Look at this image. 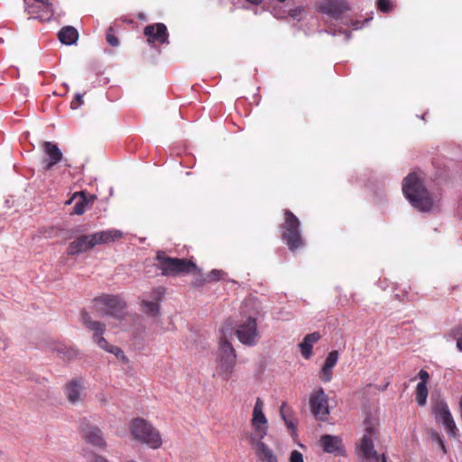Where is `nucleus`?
Segmentation results:
<instances>
[{"mask_svg":"<svg viewBox=\"0 0 462 462\" xmlns=\"http://www.w3.org/2000/svg\"><path fill=\"white\" fill-rule=\"evenodd\" d=\"M51 349L63 360H72L79 356V351L72 346L64 345L61 342H52Z\"/></svg>","mask_w":462,"mask_h":462,"instance_id":"24","label":"nucleus"},{"mask_svg":"<svg viewBox=\"0 0 462 462\" xmlns=\"http://www.w3.org/2000/svg\"><path fill=\"white\" fill-rule=\"evenodd\" d=\"M192 273L195 275V279L193 282L194 286L200 287L207 283L206 281H204L205 274L201 273V271L199 267L198 271Z\"/></svg>","mask_w":462,"mask_h":462,"instance_id":"37","label":"nucleus"},{"mask_svg":"<svg viewBox=\"0 0 462 462\" xmlns=\"http://www.w3.org/2000/svg\"><path fill=\"white\" fill-rule=\"evenodd\" d=\"M155 259L157 261V269L164 276L176 277L198 271V266L192 260L170 257L164 251H158Z\"/></svg>","mask_w":462,"mask_h":462,"instance_id":"2","label":"nucleus"},{"mask_svg":"<svg viewBox=\"0 0 462 462\" xmlns=\"http://www.w3.org/2000/svg\"><path fill=\"white\" fill-rule=\"evenodd\" d=\"M419 377L420 379L421 380L420 383H424V384H427V382L430 378V374L427 371L425 370H420L419 372Z\"/></svg>","mask_w":462,"mask_h":462,"instance_id":"40","label":"nucleus"},{"mask_svg":"<svg viewBox=\"0 0 462 462\" xmlns=\"http://www.w3.org/2000/svg\"><path fill=\"white\" fill-rule=\"evenodd\" d=\"M81 319L83 325L90 331L93 332V339L95 343L102 349L106 350L108 353L114 354L118 359L122 360L124 363H128L127 356L124 354L123 350L116 346L110 345L105 337H103V334L106 330V325L99 322L92 320L89 314L86 310H82L81 312Z\"/></svg>","mask_w":462,"mask_h":462,"instance_id":"4","label":"nucleus"},{"mask_svg":"<svg viewBox=\"0 0 462 462\" xmlns=\"http://www.w3.org/2000/svg\"><path fill=\"white\" fill-rule=\"evenodd\" d=\"M81 391V382L79 379L71 380L65 387V393L70 403H76L80 401Z\"/></svg>","mask_w":462,"mask_h":462,"instance_id":"26","label":"nucleus"},{"mask_svg":"<svg viewBox=\"0 0 462 462\" xmlns=\"http://www.w3.org/2000/svg\"><path fill=\"white\" fill-rule=\"evenodd\" d=\"M93 235H83L73 240L68 247L69 254H78L95 247Z\"/></svg>","mask_w":462,"mask_h":462,"instance_id":"18","label":"nucleus"},{"mask_svg":"<svg viewBox=\"0 0 462 462\" xmlns=\"http://www.w3.org/2000/svg\"><path fill=\"white\" fill-rule=\"evenodd\" d=\"M236 360V354L232 344L226 339L224 334L220 337L218 346L217 374L224 380L227 381L233 373Z\"/></svg>","mask_w":462,"mask_h":462,"instance_id":"5","label":"nucleus"},{"mask_svg":"<svg viewBox=\"0 0 462 462\" xmlns=\"http://www.w3.org/2000/svg\"><path fill=\"white\" fill-rule=\"evenodd\" d=\"M377 8L382 13H389L392 10L391 0H378Z\"/></svg>","mask_w":462,"mask_h":462,"instance_id":"36","label":"nucleus"},{"mask_svg":"<svg viewBox=\"0 0 462 462\" xmlns=\"http://www.w3.org/2000/svg\"><path fill=\"white\" fill-rule=\"evenodd\" d=\"M339 354L337 350L328 353L319 373V378L324 383H328L333 378V368L338 361Z\"/></svg>","mask_w":462,"mask_h":462,"instance_id":"20","label":"nucleus"},{"mask_svg":"<svg viewBox=\"0 0 462 462\" xmlns=\"http://www.w3.org/2000/svg\"><path fill=\"white\" fill-rule=\"evenodd\" d=\"M284 221L281 225V237L291 252L303 247L304 241L300 234V222L289 209H284Z\"/></svg>","mask_w":462,"mask_h":462,"instance_id":"3","label":"nucleus"},{"mask_svg":"<svg viewBox=\"0 0 462 462\" xmlns=\"http://www.w3.org/2000/svg\"><path fill=\"white\" fill-rule=\"evenodd\" d=\"M320 339V334L319 332H313L311 334H308L303 341L299 345L300 349V353L302 356L306 359H309L312 355V346L313 344L318 342Z\"/></svg>","mask_w":462,"mask_h":462,"instance_id":"25","label":"nucleus"},{"mask_svg":"<svg viewBox=\"0 0 462 462\" xmlns=\"http://www.w3.org/2000/svg\"><path fill=\"white\" fill-rule=\"evenodd\" d=\"M224 273L220 270H212L211 272L205 274L204 281L206 282L210 283L213 282H217L222 279Z\"/></svg>","mask_w":462,"mask_h":462,"instance_id":"31","label":"nucleus"},{"mask_svg":"<svg viewBox=\"0 0 462 462\" xmlns=\"http://www.w3.org/2000/svg\"><path fill=\"white\" fill-rule=\"evenodd\" d=\"M428 388L424 383H419L416 386V402L418 405L424 406L427 402Z\"/></svg>","mask_w":462,"mask_h":462,"instance_id":"30","label":"nucleus"},{"mask_svg":"<svg viewBox=\"0 0 462 462\" xmlns=\"http://www.w3.org/2000/svg\"><path fill=\"white\" fill-rule=\"evenodd\" d=\"M245 438L254 449L261 462H278V458L273 451L262 441L263 439L255 438L253 434H245Z\"/></svg>","mask_w":462,"mask_h":462,"instance_id":"16","label":"nucleus"},{"mask_svg":"<svg viewBox=\"0 0 462 462\" xmlns=\"http://www.w3.org/2000/svg\"><path fill=\"white\" fill-rule=\"evenodd\" d=\"M83 96L81 94H76L75 97L70 103V107L72 109H78L83 104Z\"/></svg>","mask_w":462,"mask_h":462,"instance_id":"38","label":"nucleus"},{"mask_svg":"<svg viewBox=\"0 0 462 462\" xmlns=\"http://www.w3.org/2000/svg\"><path fill=\"white\" fill-rule=\"evenodd\" d=\"M106 39L108 44H110L113 47H116L119 44V41L116 38V36L114 33V30L112 27H109L106 31Z\"/></svg>","mask_w":462,"mask_h":462,"instance_id":"35","label":"nucleus"},{"mask_svg":"<svg viewBox=\"0 0 462 462\" xmlns=\"http://www.w3.org/2000/svg\"><path fill=\"white\" fill-rule=\"evenodd\" d=\"M143 33L147 38L149 44H164L169 43V32L167 27L162 23L149 24L144 27Z\"/></svg>","mask_w":462,"mask_h":462,"instance_id":"15","label":"nucleus"},{"mask_svg":"<svg viewBox=\"0 0 462 462\" xmlns=\"http://www.w3.org/2000/svg\"><path fill=\"white\" fill-rule=\"evenodd\" d=\"M443 426L445 427L446 431L450 438L457 437L458 430L457 428L454 419H450L446 423H444Z\"/></svg>","mask_w":462,"mask_h":462,"instance_id":"32","label":"nucleus"},{"mask_svg":"<svg viewBox=\"0 0 462 462\" xmlns=\"http://www.w3.org/2000/svg\"><path fill=\"white\" fill-rule=\"evenodd\" d=\"M79 431L83 439L92 446L104 449L106 447L102 430L86 419L80 420Z\"/></svg>","mask_w":462,"mask_h":462,"instance_id":"12","label":"nucleus"},{"mask_svg":"<svg viewBox=\"0 0 462 462\" xmlns=\"http://www.w3.org/2000/svg\"><path fill=\"white\" fill-rule=\"evenodd\" d=\"M131 433L135 439L152 448H159L162 440L159 431L143 419H134L131 423Z\"/></svg>","mask_w":462,"mask_h":462,"instance_id":"6","label":"nucleus"},{"mask_svg":"<svg viewBox=\"0 0 462 462\" xmlns=\"http://www.w3.org/2000/svg\"><path fill=\"white\" fill-rule=\"evenodd\" d=\"M95 199V195H88L86 191H80L75 192L72 198L66 203L70 204L72 201L76 200L73 213L76 215H82L85 212L87 206L92 204Z\"/></svg>","mask_w":462,"mask_h":462,"instance_id":"19","label":"nucleus"},{"mask_svg":"<svg viewBox=\"0 0 462 462\" xmlns=\"http://www.w3.org/2000/svg\"><path fill=\"white\" fill-rule=\"evenodd\" d=\"M310 408L313 416L321 421L328 420L329 414L328 398L323 388L314 390L310 397Z\"/></svg>","mask_w":462,"mask_h":462,"instance_id":"9","label":"nucleus"},{"mask_svg":"<svg viewBox=\"0 0 462 462\" xmlns=\"http://www.w3.org/2000/svg\"><path fill=\"white\" fill-rule=\"evenodd\" d=\"M280 414L287 428L292 434L296 432V420L293 416L291 409L288 406L287 402H283L280 407Z\"/></svg>","mask_w":462,"mask_h":462,"instance_id":"27","label":"nucleus"},{"mask_svg":"<svg viewBox=\"0 0 462 462\" xmlns=\"http://www.w3.org/2000/svg\"><path fill=\"white\" fill-rule=\"evenodd\" d=\"M290 462H304L302 454L298 450H293L290 456Z\"/></svg>","mask_w":462,"mask_h":462,"instance_id":"39","label":"nucleus"},{"mask_svg":"<svg viewBox=\"0 0 462 462\" xmlns=\"http://www.w3.org/2000/svg\"><path fill=\"white\" fill-rule=\"evenodd\" d=\"M375 436L376 429L373 425L367 424L358 445V451L365 460L379 462L380 455L374 448V439Z\"/></svg>","mask_w":462,"mask_h":462,"instance_id":"10","label":"nucleus"},{"mask_svg":"<svg viewBox=\"0 0 462 462\" xmlns=\"http://www.w3.org/2000/svg\"><path fill=\"white\" fill-rule=\"evenodd\" d=\"M451 333L454 337H457V347L462 352V326L454 328Z\"/></svg>","mask_w":462,"mask_h":462,"instance_id":"34","label":"nucleus"},{"mask_svg":"<svg viewBox=\"0 0 462 462\" xmlns=\"http://www.w3.org/2000/svg\"><path fill=\"white\" fill-rule=\"evenodd\" d=\"M346 9V5L344 2L338 0H327L320 5V10L322 13L327 14L334 18H339Z\"/></svg>","mask_w":462,"mask_h":462,"instance_id":"23","label":"nucleus"},{"mask_svg":"<svg viewBox=\"0 0 462 462\" xmlns=\"http://www.w3.org/2000/svg\"><path fill=\"white\" fill-rule=\"evenodd\" d=\"M430 437H431V439L433 441H435L436 443H438V445L439 446V448H441V450L443 451V453H447V448H446V445L443 441V439L441 437V435L438 432V431H435L433 430L431 433H430Z\"/></svg>","mask_w":462,"mask_h":462,"instance_id":"33","label":"nucleus"},{"mask_svg":"<svg viewBox=\"0 0 462 462\" xmlns=\"http://www.w3.org/2000/svg\"><path fill=\"white\" fill-rule=\"evenodd\" d=\"M247 2L254 4V5H259L262 3L263 0H246Z\"/></svg>","mask_w":462,"mask_h":462,"instance_id":"42","label":"nucleus"},{"mask_svg":"<svg viewBox=\"0 0 462 462\" xmlns=\"http://www.w3.org/2000/svg\"><path fill=\"white\" fill-rule=\"evenodd\" d=\"M433 413L437 421L447 415H449L450 411L447 402L444 401H438L433 406Z\"/></svg>","mask_w":462,"mask_h":462,"instance_id":"29","label":"nucleus"},{"mask_svg":"<svg viewBox=\"0 0 462 462\" xmlns=\"http://www.w3.org/2000/svg\"><path fill=\"white\" fill-rule=\"evenodd\" d=\"M236 335L239 341L244 345H256L260 337V334L257 329L256 319L247 317L245 319H242L236 326Z\"/></svg>","mask_w":462,"mask_h":462,"instance_id":"8","label":"nucleus"},{"mask_svg":"<svg viewBox=\"0 0 462 462\" xmlns=\"http://www.w3.org/2000/svg\"><path fill=\"white\" fill-rule=\"evenodd\" d=\"M164 295V289L162 287L156 288L152 291V298L155 301L143 300L142 310L146 314L156 317L160 312L159 301Z\"/></svg>","mask_w":462,"mask_h":462,"instance_id":"21","label":"nucleus"},{"mask_svg":"<svg viewBox=\"0 0 462 462\" xmlns=\"http://www.w3.org/2000/svg\"><path fill=\"white\" fill-rule=\"evenodd\" d=\"M263 402L260 398H257L253 410L251 424L254 428V433L252 434L258 439H263L267 435L268 431L267 419L263 414Z\"/></svg>","mask_w":462,"mask_h":462,"instance_id":"13","label":"nucleus"},{"mask_svg":"<svg viewBox=\"0 0 462 462\" xmlns=\"http://www.w3.org/2000/svg\"><path fill=\"white\" fill-rule=\"evenodd\" d=\"M58 37L60 42L63 44L70 45L76 42L79 37V33L74 27L66 26L60 31Z\"/></svg>","mask_w":462,"mask_h":462,"instance_id":"28","label":"nucleus"},{"mask_svg":"<svg viewBox=\"0 0 462 462\" xmlns=\"http://www.w3.org/2000/svg\"><path fill=\"white\" fill-rule=\"evenodd\" d=\"M94 301L96 304L101 305L95 306V308L104 315L121 319L125 314L126 304L118 296L104 294L96 298Z\"/></svg>","mask_w":462,"mask_h":462,"instance_id":"7","label":"nucleus"},{"mask_svg":"<svg viewBox=\"0 0 462 462\" xmlns=\"http://www.w3.org/2000/svg\"><path fill=\"white\" fill-rule=\"evenodd\" d=\"M402 191L409 202L418 210L428 212L433 207V200L416 173H410L402 183Z\"/></svg>","mask_w":462,"mask_h":462,"instance_id":"1","label":"nucleus"},{"mask_svg":"<svg viewBox=\"0 0 462 462\" xmlns=\"http://www.w3.org/2000/svg\"><path fill=\"white\" fill-rule=\"evenodd\" d=\"M42 148L45 155L42 161V169L44 171H49L61 162L63 155L58 145L52 142H43Z\"/></svg>","mask_w":462,"mask_h":462,"instance_id":"14","label":"nucleus"},{"mask_svg":"<svg viewBox=\"0 0 462 462\" xmlns=\"http://www.w3.org/2000/svg\"><path fill=\"white\" fill-rule=\"evenodd\" d=\"M38 10H39L38 14H42V13H43V12H42L43 10H42V6H38Z\"/></svg>","mask_w":462,"mask_h":462,"instance_id":"44","label":"nucleus"},{"mask_svg":"<svg viewBox=\"0 0 462 462\" xmlns=\"http://www.w3.org/2000/svg\"><path fill=\"white\" fill-rule=\"evenodd\" d=\"M26 12L31 18L49 21L54 13L51 0H24Z\"/></svg>","mask_w":462,"mask_h":462,"instance_id":"11","label":"nucleus"},{"mask_svg":"<svg viewBox=\"0 0 462 462\" xmlns=\"http://www.w3.org/2000/svg\"><path fill=\"white\" fill-rule=\"evenodd\" d=\"M278 2H281V3H283L285 2L286 0H277Z\"/></svg>","mask_w":462,"mask_h":462,"instance_id":"45","label":"nucleus"},{"mask_svg":"<svg viewBox=\"0 0 462 462\" xmlns=\"http://www.w3.org/2000/svg\"><path fill=\"white\" fill-rule=\"evenodd\" d=\"M319 444L324 452L335 456H345L346 450L342 439L338 436L325 434L320 437Z\"/></svg>","mask_w":462,"mask_h":462,"instance_id":"17","label":"nucleus"},{"mask_svg":"<svg viewBox=\"0 0 462 462\" xmlns=\"http://www.w3.org/2000/svg\"><path fill=\"white\" fill-rule=\"evenodd\" d=\"M379 462H387L385 455L380 456Z\"/></svg>","mask_w":462,"mask_h":462,"instance_id":"43","label":"nucleus"},{"mask_svg":"<svg viewBox=\"0 0 462 462\" xmlns=\"http://www.w3.org/2000/svg\"><path fill=\"white\" fill-rule=\"evenodd\" d=\"M93 235L95 246L98 245H106L119 240L123 236V233L117 229H107L96 232Z\"/></svg>","mask_w":462,"mask_h":462,"instance_id":"22","label":"nucleus"},{"mask_svg":"<svg viewBox=\"0 0 462 462\" xmlns=\"http://www.w3.org/2000/svg\"><path fill=\"white\" fill-rule=\"evenodd\" d=\"M450 419H453V417H452L451 413H450L449 415H447L446 417H444V418L440 419V420H438L437 422H438V423H441V424L443 425L444 423H446V422H447L448 420H449Z\"/></svg>","mask_w":462,"mask_h":462,"instance_id":"41","label":"nucleus"}]
</instances>
